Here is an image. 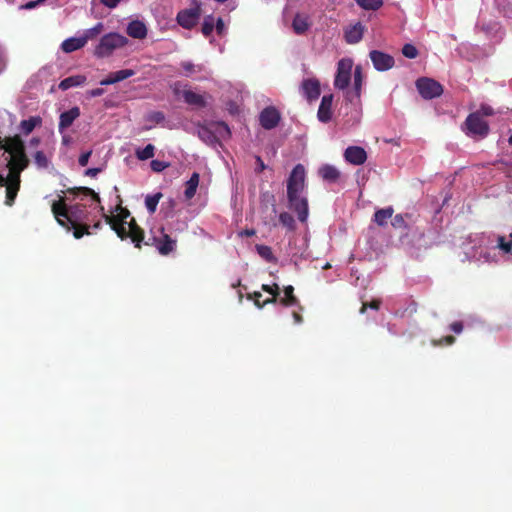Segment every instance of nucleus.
<instances>
[{
	"label": "nucleus",
	"mask_w": 512,
	"mask_h": 512,
	"mask_svg": "<svg viewBox=\"0 0 512 512\" xmlns=\"http://www.w3.org/2000/svg\"><path fill=\"white\" fill-rule=\"evenodd\" d=\"M106 220L111 224L112 229L121 239L129 237L136 244V246H139V243L143 239V234L140 228H138L134 222H117L108 216H106Z\"/></svg>",
	"instance_id": "39448f33"
},
{
	"label": "nucleus",
	"mask_w": 512,
	"mask_h": 512,
	"mask_svg": "<svg viewBox=\"0 0 512 512\" xmlns=\"http://www.w3.org/2000/svg\"><path fill=\"white\" fill-rule=\"evenodd\" d=\"M321 177L329 182H335L340 176L338 169L332 165H324L319 169Z\"/></svg>",
	"instance_id": "a878e982"
},
{
	"label": "nucleus",
	"mask_w": 512,
	"mask_h": 512,
	"mask_svg": "<svg viewBox=\"0 0 512 512\" xmlns=\"http://www.w3.org/2000/svg\"><path fill=\"white\" fill-rule=\"evenodd\" d=\"M481 112L485 116H491L494 114L493 108L490 106H486V105L481 106Z\"/></svg>",
	"instance_id": "052dcab7"
},
{
	"label": "nucleus",
	"mask_w": 512,
	"mask_h": 512,
	"mask_svg": "<svg viewBox=\"0 0 512 512\" xmlns=\"http://www.w3.org/2000/svg\"><path fill=\"white\" fill-rule=\"evenodd\" d=\"M255 160H256V167H255V172L256 173H260L262 172L263 170H265L267 168V166L264 164L263 160L261 159L260 156H256L255 157Z\"/></svg>",
	"instance_id": "3c124183"
},
{
	"label": "nucleus",
	"mask_w": 512,
	"mask_h": 512,
	"mask_svg": "<svg viewBox=\"0 0 512 512\" xmlns=\"http://www.w3.org/2000/svg\"><path fill=\"white\" fill-rule=\"evenodd\" d=\"M212 129L216 134V141L218 142L220 139H227L230 137V129L228 125L224 122H213Z\"/></svg>",
	"instance_id": "cd10ccee"
},
{
	"label": "nucleus",
	"mask_w": 512,
	"mask_h": 512,
	"mask_svg": "<svg viewBox=\"0 0 512 512\" xmlns=\"http://www.w3.org/2000/svg\"><path fill=\"white\" fill-rule=\"evenodd\" d=\"M363 26L361 23H357L351 27H349L345 31V40L349 44H356L358 43L362 37H363Z\"/></svg>",
	"instance_id": "6ab92c4d"
},
{
	"label": "nucleus",
	"mask_w": 512,
	"mask_h": 512,
	"mask_svg": "<svg viewBox=\"0 0 512 512\" xmlns=\"http://www.w3.org/2000/svg\"><path fill=\"white\" fill-rule=\"evenodd\" d=\"M402 54L409 59H414L418 56L417 48L412 44H405L402 48Z\"/></svg>",
	"instance_id": "79ce46f5"
},
{
	"label": "nucleus",
	"mask_w": 512,
	"mask_h": 512,
	"mask_svg": "<svg viewBox=\"0 0 512 512\" xmlns=\"http://www.w3.org/2000/svg\"><path fill=\"white\" fill-rule=\"evenodd\" d=\"M180 66L183 69V75L186 77H192L194 74L201 73L205 70L203 65L194 64L191 61H183Z\"/></svg>",
	"instance_id": "bb28decb"
},
{
	"label": "nucleus",
	"mask_w": 512,
	"mask_h": 512,
	"mask_svg": "<svg viewBox=\"0 0 512 512\" xmlns=\"http://www.w3.org/2000/svg\"><path fill=\"white\" fill-rule=\"evenodd\" d=\"M41 123L40 117H30L29 119L22 120L20 123L21 131L28 135L34 128Z\"/></svg>",
	"instance_id": "473e14b6"
},
{
	"label": "nucleus",
	"mask_w": 512,
	"mask_h": 512,
	"mask_svg": "<svg viewBox=\"0 0 512 512\" xmlns=\"http://www.w3.org/2000/svg\"><path fill=\"white\" fill-rule=\"evenodd\" d=\"M183 97L186 103L195 106H204L205 100L202 95L197 94L191 90L184 91Z\"/></svg>",
	"instance_id": "c756f323"
},
{
	"label": "nucleus",
	"mask_w": 512,
	"mask_h": 512,
	"mask_svg": "<svg viewBox=\"0 0 512 512\" xmlns=\"http://www.w3.org/2000/svg\"><path fill=\"white\" fill-rule=\"evenodd\" d=\"M394 210L391 206L379 209L374 213V221L379 226L387 225V222L392 218Z\"/></svg>",
	"instance_id": "b1692460"
},
{
	"label": "nucleus",
	"mask_w": 512,
	"mask_h": 512,
	"mask_svg": "<svg viewBox=\"0 0 512 512\" xmlns=\"http://www.w3.org/2000/svg\"><path fill=\"white\" fill-rule=\"evenodd\" d=\"M362 83H363L362 68H361V66H356L354 69V95H351L350 93L347 94V97L350 100H353V98L360 97Z\"/></svg>",
	"instance_id": "393cba45"
},
{
	"label": "nucleus",
	"mask_w": 512,
	"mask_h": 512,
	"mask_svg": "<svg viewBox=\"0 0 512 512\" xmlns=\"http://www.w3.org/2000/svg\"><path fill=\"white\" fill-rule=\"evenodd\" d=\"M416 87L419 94L424 99H433L443 93L442 85L431 78H420L416 81Z\"/></svg>",
	"instance_id": "6e6552de"
},
{
	"label": "nucleus",
	"mask_w": 512,
	"mask_h": 512,
	"mask_svg": "<svg viewBox=\"0 0 512 512\" xmlns=\"http://www.w3.org/2000/svg\"><path fill=\"white\" fill-rule=\"evenodd\" d=\"M275 301H276V298H270V299L265 300L263 304H260L259 299H255V304L259 308H262L265 304L274 303Z\"/></svg>",
	"instance_id": "0e129e2a"
},
{
	"label": "nucleus",
	"mask_w": 512,
	"mask_h": 512,
	"mask_svg": "<svg viewBox=\"0 0 512 512\" xmlns=\"http://www.w3.org/2000/svg\"><path fill=\"white\" fill-rule=\"evenodd\" d=\"M52 211L60 225L66 227L65 218L71 225L85 224L88 220L87 209L82 204H75L66 208L62 202H53Z\"/></svg>",
	"instance_id": "7ed1b4c3"
},
{
	"label": "nucleus",
	"mask_w": 512,
	"mask_h": 512,
	"mask_svg": "<svg viewBox=\"0 0 512 512\" xmlns=\"http://www.w3.org/2000/svg\"><path fill=\"white\" fill-rule=\"evenodd\" d=\"M259 121L264 129L271 130L278 125L280 113L275 107H267L260 113Z\"/></svg>",
	"instance_id": "f8f14e48"
},
{
	"label": "nucleus",
	"mask_w": 512,
	"mask_h": 512,
	"mask_svg": "<svg viewBox=\"0 0 512 512\" xmlns=\"http://www.w3.org/2000/svg\"><path fill=\"white\" fill-rule=\"evenodd\" d=\"M79 107L75 106L60 114L58 130L60 134H63L67 128H69L73 122L80 116Z\"/></svg>",
	"instance_id": "4468645a"
},
{
	"label": "nucleus",
	"mask_w": 512,
	"mask_h": 512,
	"mask_svg": "<svg viewBox=\"0 0 512 512\" xmlns=\"http://www.w3.org/2000/svg\"><path fill=\"white\" fill-rule=\"evenodd\" d=\"M71 227L74 228L73 235L77 239L81 238L84 234H90L89 226L85 224L71 225Z\"/></svg>",
	"instance_id": "37998d69"
},
{
	"label": "nucleus",
	"mask_w": 512,
	"mask_h": 512,
	"mask_svg": "<svg viewBox=\"0 0 512 512\" xmlns=\"http://www.w3.org/2000/svg\"><path fill=\"white\" fill-rule=\"evenodd\" d=\"M199 138L209 145L217 143L216 134L212 129V123L209 126H201L198 129Z\"/></svg>",
	"instance_id": "5701e85b"
},
{
	"label": "nucleus",
	"mask_w": 512,
	"mask_h": 512,
	"mask_svg": "<svg viewBox=\"0 0 512 512\" xmlns=\"http://www.w3.org/2000/svg\"><path fill=\"white\" fill-rule=\"evenodd\" d=\"M332 102H333L332 94L324 95L322 97L319 108H318V112H317V117H318L319 121H321L323 123H327L328 121L331 120Z\"/></svg>",
	"instance_id": "2eb2a0df"
},
{
	"label": "nucleus",
	"mask_w": 512,
	"mask_h": 512,
	"mask_svg": "<svg viewBox=\"0 0 512 512\" xmlns=\"http://www.w3.org/2000/svg\"><path fill=\"white\" fill-rule=\"evenodd\" d=\"M293 30L296 34H303L309 28V23L306 17L297 14L292 22Z\"/></svg>",
	"instance_id": "c85d7f7f"
},
{
	"label": "nucleus",
	"mask_w": 512,
	"mask_h": 512,
	"mask_svg": "<svg viewBox=\"0 0 512 512\" xmlns=\"http://www.w3.org/2000/svg\"><path fill=\"white\" fill-rule=\"evenodd\" d=\"M103 29V23L98 22L94 27L84 30L80 37L81 39L85 40L86 44L89 40L96 38L103 31Z\"/></svg>",
	"instance_id": "2f4dec72"
},
{
	"label": "nucleus",
	"mask_w": 512,
	"mask_h": 512,
	"mask_svg": "<svg viewBox=\"0 0 512 512\" xmlns=\"http://www.w3.org/2000/svg\"><path fill=\"white\" fill-rule=\"evenodd\" d=\"M200 18V7L196 6L191 9L180 11L177 15V21L183 28L191 29Z\"/></svg>",
	"instance_id": "9d476101"
},
{
	"label": "nucleus",
	"mask_w": 512,
	"mask_h": 512,
	"mask_svg": "<svg viewBox=\"0 0 512 512\" xmlns=\"http://www.w3.org/2000/svg\"><path fill=\"white\" fill-rule=\"evenodd\" d=\"M255 230L254 229H245V230H242L241 232H239V236L241 237H251V236H254L255 235Z\"/></svg>",
	"instance_id": "680f3d73"
},
{
	"label": "nucleus",
	"mask_w": 512,
	"mask_h": 512,
	"mask_svg": "<svg viewBox=\"0 0 512 512\" xmlns=\"http://www.w3.org/2000/svg\"><path fill=\"white\" fill-rule=\"evenodd\" d=\"M294 288L289 285L284 288V297L281 299V303L286 306H291L297 303V299L293 295Z\"/></svg>",
	"instance_id": "e433bc0d"
},
{
	"label": "nucleus",
	"mask_w": 512,
	"mask_h": 512,
	"mask_svg": "<svg viewBox=\"0 0 512 512\" xmlns=\"http://www.w3.org/2000/svg\"><path fill=\"white\" fill-rule=\"evenodd\" d=\"M215 28L219 35H222L225 32V24L221 18H218L215 22Z\"/></svg>",
	"instance_id": "864d4df0"
},
{
	"label": "nucleus",
	"mask_w": 512,
	"mask_h": 512,
	"mask_svg": "<svg viewBox=\"0 0 512 512\" xmlns=\"http://www.w3.org/2000/svg\"><path fill=\"white\" fill-rule=\"evenodd\" d=\"M353 69V60L351 58H342L337 63V71L334 79V87L339 90L346 89L351 81Z\"/></svg>",
	"instance_id": "0eeeda50"
},
{
	"label": "nucleus",
	"mask_w": 512,
	"mask_h": 512,
	"mask_svg": "<svg viewBox=\"0 0 512 512\" xmlns=\"http://www.w3.org/2000/svg\"><path fill=\"white\" fill-rule=\"evenodd\" d=\"M454 337L452 336H445L439 340L440 343H446V344H452L454 342Z\"/></svg>",
	"instance_id": "69168bd1"
},
{
	"label": "nucleus",
	"mask_w": 512,
	"mask_h": 512,
	"mask_svg": "<svg viewBox=\"0 0 512 512\" xmlns=\"http://www.w3.org/2000/svg\"><path fill=\"white\" fill-rule=\"evenodd\" d=\"M279 221L283 226L287 227L289 230H293L295 227V221L293 216L287 212H282L279 215Z\"/></svg>",
	"instance_id": "58836bf2"
},
{
	"label": "nucleus",
	"mask_w": 512,
	"mask_h": 512,
	"mask_svg": "<svg viewBox=\"0 0 512 512\" xmlns=\"http://www.w3.org/2000/svg\"><path fill=\"white\" fill-rule=\"evenodd\" d=\"M147 120L156 124H160L165 120V115L161 111H153L148 114Z\"/></svg>",
	"instance_id": "c03bdc74"
},
{
	"label": "nucleus",
	"mask_w": 512,
	"mask_h": 512,
	"mask_svg": "<svg viewBox=\"0 0 512 512\" xmlns=\"http://www.w3.org/2000/svg\"><path fill=\"white\" fill-rule=\"evenodd\" d=\"M134 75H135V71L132 69L119 70V71L110 73L107 78L101 80L100 85H103V86L112 85V84L118 83L120 81H123L129 77H132Z\"/></svg>",
	"instance_id": "dca6fc26"
},
{
	"label": "nucleus",
	"mask_w": 512,
	"mask_h": 512,
	"mask_svg": "<svg viewBox=\"0 0 512 512\" xmlns=\"http://www.w3.org/2000/svg\"><path fill=\"white\" fill-rule=\"evenodd\" d=\"M356 3L366 10H376L382 6V0H355Z\"/></svg>",
	"instance_id": "4c0bfd02"
},
{
	"label": "nucleus",
	"mask_w": 512,
	"mask_h": 512,
	"mask_svg": "<svg viewBox=\"0 0 512 512\" xmlns=\"http://www.w3.org/2000/svg\"><path fill=\"white\" fill-rule=\"evenodd\" d=\"M85 46V40L78 37H70L64 40L61 44V49L66 53L74 52Z\"/></svg>",
	"instance_id": "412c9836"
},
{
	"label": "nucleus",
	"mask_w": 512,
	"mask_h": 512,
	"mask_svg": "<svg viewBox=\"0 0 512 512\" xmlns=\"http://www.w3.org/2000/svg\"><path fill=\"white\" fill-rule=\"evenodd\" d=\"M391 224L394 228H397V229L406 227V223H405V220H404V217L402 214L395 215L392 219Z\"/></svg>",
	"instance_id": "49530a36"
},
{
	"label": "nucleus",
	"mask_w": 512,
	"mask_h": 512,
	"mask_svg": "<svg viewBox=\"0 0 512 512\" xmlns=\"http://www.w3.org/2000/svg\"><path fill=\"white\" fill-rule=\"evenodd\" d=\"M369 56L377 71H387L394 66V58L387 53L379 50H372Z\"/></svg>",
	"instance_id": "1a4fd4ad"
},
{
	"label": "nucleus",
	"mask_w": 512,
	"mask_h": 512,
	"mask_svg": "<svg viewBox=\"0 0 512 512\" xmlns=\"http://www.w3.org/2000/svg\"><path fill=\"white\" fill-rule=\"evenodd\" d=\"M169 166V163L160 161V160H152L151 161V169L154 172H161L165 170Z\"/></svg>",
	"instance_id": "a18cd8bd"
},
{
	"label": "nucleus",
	"mask_w": 512,
	"mask_h": 512,
	"mask_svg": "<svg viewBox=\"0 0 512 512\" xmlns=\"http://www.w3.org/2000/svg\"><path fill=\"white\" fill-rule=\"evenodd\" d=\"M497 248L503 254H512V233L509 234V238L506 239L502 235L497 236Z\"/></svg>",
	"instance_id": "7c9ffc66"
},
{
	"label": "nucleus",
	"mask_w": 512,
	"mask_h": 512,
	"mask_svg": "<svg viewBox=\"0 0 512 512\" xmlns=\"http://www.w3.org/2000/svg\"><path fill=\"white\" fill-rule=\"evenodd\" d=\"M305 188V168L297 164L287 180V197L290 207L297 213L301 222H306L309 215L308 200L303 195Z\"/></svg>",
	"instance_id": "f03ea898"
},
{
	"label": "nucleus",
	"mask_w": 512,
	"mask_h": 512,
	"mask_svg": "<svg viewBox=\"0 0 512 512\" xmlns=\"http://www.w3.org/2000/svg\"><path fill=\"white\" fill-rule=\"evenodd\" d=\"M493 259L490 255V253L488 251H482L477 259V261L479 262H483V263H489L491 262Z\"/></svg>",
	"instance_id": "8fccbe9b"
},
{
	"label": "nucleus",
	"mask_w": 512,
	"mask_h": 512,
	"mask_svg": "<svg viewBox=\"0 0 512 512\" xmlns=\"http://www.w3.org/2000/svg\"><path fill=\"white\" fill-rule=\"evenodd\" d=\"M262 289L268 292L269 294H272L273 298H275L279 294V286L277 284H274L273 286L264 284L262 285Z\"/></svg>",
	"instance_id": "de8ad7c7"
},
{
	"label": "nucleus",
	"mask_w": 512,
	"mask_h": 512,
	"mask_svg": "<svg viewBox=\"0 0 512 512\" xmlns=\"http://www.w3.org/2000/svg\"><path fill=\"white\" fill-rule=\"evenodd\" d=\"M302 91L307 99H317L320 95V84L316 79L304 80L302 83Z\"/></svg>",
	"instance_id": "f3484780"
},
{
	"label": "nucleus",
	"mask_w": 512,
	"mask_h": 512,
	"mask_svg": "<svg viewBox=\"0 0 512 512\" xmlns=\"http://www.w3.org/2000/svg\"><path fill=\"white\" fill-rule=\"evenodd\" d=\"M128 39L119 33L105 34L95 48L94 54L99 58L110 56L116 49L125 46Z\"/></svg>",
	"instance_id": "20e7f679"
},
{
	"label": "nucleus",
	"mask_w": 512,
	"mask_h": 512,
	"mask_svg": "<svg viewBox=\"0 0 512 512\" xmlns=\"http://www.w3.org/2000/svg\"><path fill=\"white\" fill-rule=\"evenodd\" d=\"M199 180V174L197 172H194L191 175L190 179L185 183L186 188L184 191V195L187 200H190L195 196L197 187L199 185Z\"/></svg>",
	"instance_id": "4be33fe9"
},
{
	"label": "nucleus",
	"mask_w": 512,
	"mask_h": 512,
	"mask_svg": "<svg viewBox=\"0 0 512 512\" xmlns=\"http://www.w3.org/2000/svg\"><path fill=\"white\" fill-rule=\"evenodd\" d=\"M101 3L109 8H115L120 0H100Z\"/></svg>",
	"instance_id": "bf43d9fd"
},
{
	"label": "nucleus",
	"mask_w": 512,
	"mask_h": 512,
	"mask_svg": "<svg viewBox=\"0 0 512 512\" xmlns=\"http://www.w3.org/2000/svg\"><path fill=\"white\" fill-rule=\"evenodd\" d=\"M344 158L353 165H361L366 161L367 154L360 146H349L344 152Z\"/></svg>",
	"instance_id": "ddd939ff"
},
{
	"label": "nucleus",
	"mask_w": 512,
	"mask_h": 512,
	"mask_svg": "<svg viewBox=\"0 0 512 512\" xmlns=\"http://www.w3.org/2000/svg\"><path fill=\"white\" fill-rule=\"evenodd\" d=\"M101 172V168H89L85 171L86 176L95 177Z\"/></svg>",
	"instance_id": "4d7b16f0"
},
{
	"label": "nucleus",
	"mask_w": 512,
	"mask_h": 512,
	"mask_svg": "<svg viewBox=\"0 0 512 512\" xmlns=\"http://www.w3.org/2000/svg\"><path fill=\"white\" fill-rule=\"evenodd\" d=\"M256 251L260 257L267 262H276V258L273 255L272 249L267 245H256Z\"/></svg>",
	"instance_id": "c9c22d12"
},
{
	"label": "nucleus",
	"mask_w": 512,
	"mask_h": 512,
	"mask_svg": "<svg viewBox=\"0 0 512 512\" xmlns=\"http://www.w3.org/2000/svg\"><path fill=\"white\" fill-rule=\"evenodd\" d=\"M214 27H215V19L212 15H209L204 19V22L202 25V33L205 36H209L212 33Z\"/></svg>",
	"instance_id": "ea45409f"
},
{
	"label": "nucleus",
	"mask_w": 512,
	"mask_h": 512,
	"mask_svg": "<svg viewBox=\"0 0 512 512\" xmlns=\"http://www.w3.org/2000/svg\"><path fill=\"white\" fill-rule=\"evenodd\" d=\"M34 161L39 168H47L49 160L42 151H37L34 155Z\"/></svg>",
	"instance_id": "a19ab883"
},
{
	"label": "nucleus",
	"mask_w": 512,
	"mask_h": 512,
	"mask_svg": "<svg viewBox=\"0 0 512 512\" xmlns=\"http://www.w3.org/2000/svg\"><path fill=\"white\" fill-rule=\"evenodd\" d=\"M85 82H86V76H84V75H73V76H70V77H67V78L63 79L59 83L58 87H59L60 90L66 91V90H68L70 88L81 86Z\"/></svg>",
	"instance_id": "aec40b11"
},
{
	"label": "nucleus",
	"mask_w": 512,
	"mask_h": 512,
	"mask_svg": "<svg viewBox=\"0 0 512 512\" xmlns=\"http://www.w3.org/2000/svg\"><path fill=\"white\" fill-rule=\"evenodd\" d=\"M62 142L65 144V145H68L69 142H70V137L68 135L65 134V132L62 134Z\"/></svg>",
	"instance_id": "774afa93"
},
{
	"label": "nucleus",
	"mask_w": 512,
	"mask_h": 512,
	"mask_svg": "<svg viewBox=\"0 0 512 512\" xmlns=\"http://www.w3.org/2000/svg\"><path fill=\"white\" fill-rule=\"evenodd\" d=\"M92 154V151H87L85 153H82L78 159L80 166H86L88 164L89 158Z\"/></svg>",
	"instance_id": "09e8293b"
},
{
	"label": "nucleus",
	"mask_w": 512,
	"mask_h": 512,
	"mask_svg": "<svg viewBox=\"0 0 512 512\" xmlns=\"http://www.w3.org/2000/svg\"><path fill=\"white\" fill-rule=\"evenodd\" d=\"M153 244L162 255H168L176 247V241L164 233L163 228L160 229V236L153 237Z\"/></svg>",
	"instance_id": "9b49d317"
},
{
	"label": "nucleus",
	"mask_w": 512,
	"mask_h": 512,
	"mask_svg": "<svg viewBox=\"0 0 512 512\" xmlns=\"http://www.w3.org/2000/svg\"><path fill=\"white\" fill-rule=\"evenodd\" d=\"M154 154L155 147L152 144L146 145L143 149H137L135 152L136 157L141 161H145L152 158Z\"/></svg>",
	"instance_id": "f704fd0d"
},
{
	"label": "nucleus",
	"mask_w": 512,
	"mask_h": 512,
	"mask_svg": "<svg viewBox=\"0 0 512 512\" xmlns=\"http://www.w3.org/2000/svg\"><path fill=\"white\" fill-rule=\"evenodd\" d=\"M464 131L468 136L484 138L489 133V125L478 113H471L464 122Z\"/></svg>",
	"instance_id": "423d86ee"
},
{
	"label": "nucleus",
	"mask_w": 512,
	"mask_h": 512,
	"mask_svg": "<svg viewBox=\"0 0 512 512\" xmlns=\"http://www.w3.org/2000/svg\"><path fill=\"white\" fill-rule=\"evenodd\" d=\"M0 146L8 156L6 157V176L0 174V185L6 186V204L12 205L20 186V173L28 165L25 147L20 137H8L0 142Z\"/></svg>",
	"instance_id": "f257e3e1"
},
{
	"label": "nucleus",
	"mask_w": 512,
	"mask_h": 512,
	"mask_svg": "<svg viewBox=\"0 0 512 512\" xmlns=\"http://www.w3.org/2000/svg\"><path fill=\"white\" fill-rule=\"evenodd\" d=\"M450 330L456 334H460L463 330V324L460 321H456L450 325Z\"/></svg>",
	"instance_id": "603ef678"
},
{
	"label": "nucleus",
	"mask_w": 512,
	"mask_h": 512,
	"mask_svg": "<svg viewBox=\"0 0 512 512\" xmlns=\"http://www.w3.org/2000/svg\"><path fill=\"white\" fill-rule=\"evenodd\" d=\"M45 0H36V1H30L27 2L22 6L23 9L31 10L34 9L39 3L44 2Z\"/></svg>",
	"instance_id": "6e6d98bb"
},
{
	"label": "nucleus",
	"mask_w": 512,
	"mask_h": 512,
	"mask_svg": "<svg viewBox=\"0 0 512 512\" xmlns=\"http://www.w3.org/2000/svg\"><path fill=\"white\" fill-rule=\"evenodd\" d=\"M104 94V89L102 88H96L88 91V95L90 97H98Z\"/></svg>",
	"instance_id": "13d9d810"
},
{
	"label": "nucleus",
	"mask_w": 512,
	"mask_h": 512,
	"mask_svg": "<svg viewBox=\"0 0 512 512\" xmlns=\"http://www.w3.org/2000/svg\"><path fill=\"white\" fill-rule=\"evenodd\" d=\"M80 190L85 194V195H90L93 197L94 200L96 201H100V197L97 193L94 192V190L90 189V188H87V187H82L80 188Z\"/></svg>",
	"instance_id": "5fc2aeb1"
},
{
	"label": "nucleus",
	"mask_w": 512,
	"mask_h": 512,
	"mask_svg": "<svg viewBox=\"0 0 512 512\" xmlns=\"http://www.w3.org/2000/svg\"><path fill=\"white\" fill-rule=\"evenodd\" d=\"M162 197V194L156 193L153 195H147L145 198V206L149 213H154L157 209V205Z\"/></svg>",
	"instance_id": "72a5a7b5"
},
{
	"label": "nucleus",
	"mask_w": 512,
	"mask_h": 512,
	"mask_svg": "<svg viewBox=\"0 0 512 512\" xmlns=\"http://www.w3.org/2000/svg\"><path fill=\"white\" fill-rule=\"evenodd\" d=\"M6 63V55L5 51L2 47H0V70H2Z\"/></svg>",
	"instance_id": "e2e57ef3"
},
{
	"label": "nucleus",
	"mask_w": 512,
	"mask_h": 512,
	"mask_svg": "<svg viewBox=\"0 0 512 512\" xmlns=\"http://www.w3.org/2000/svg\"><path fill=\"white\" fill-rule=\"evenodd\" d=\"M127 34L135 39H144L147 35L146 25L142 21L134 20L128 24Z\"/></svg>",
	"instance_id": "a211bd4d"
},
{
	"label": "nucleus",
	"mask_w": 512,
	"mask_h": 512,
	"mask_svg": "<svg viewBox=\"0 0 512 512\" xmlns=\"http://www.w3.org/2000/svg\"><path fill=\"white\" fill-rule=\"evenodd\" d=\"M293 318H294V322L296 324H300L302 322V317L295 312L293 313Z\"/></svg>",
	"instance_id": "338daca9"
}]
</instances>
